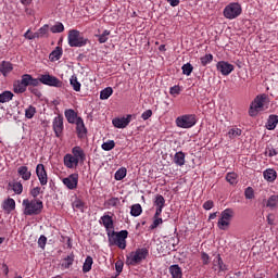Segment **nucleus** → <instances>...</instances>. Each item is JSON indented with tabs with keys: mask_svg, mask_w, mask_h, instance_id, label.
Listing matches in <instances>:
<instances>
[{
	"mask_svg": "<svg viewBox=\"0 0 278 278\" xmlns=\"http://www.w3.org/2000/svg\"><path fill=\"white\" fill-rule=\"evenodd\" d=\"M3 210H5V212H12L16 210V201H14L12 198L7 199L3 203Z\"/></svg>",
	"mask_w": 278,
	"mask_h": 278,
	"instance_id": "c756f323",
	"label": "nucleus"
},
{
	"mask_svg": "<svg viewBox=\"0 0 278 278\" xmlns=\"http://www.w3.org/2000/svg\"><path fill=\"white\" fill-rule=\"evenodd\" d=\"M169 94L173 97H177V94H181V87L179 85H175L169 88Z\"/></svg>",
	"mask_w": 278,
	"mask_h": 278,
	"instance_id": "603ef678",
	"label": "nucleus"
},
{
	"mask_svg": "<svg viewBox=\"0 0 278 278\" xmlns=\"http://www.w3.org/2000/svg\"><path fill=\"white\" fill-rule=\"evenodd\" d=\"M9 186L15 194H23V184L21 181L10 182Z\"/></svg>",
	"mask_w": 278,
	"mask_h": 278,
	"instance_id": "f704fd0d",
	"label": "nucleus"
},
{
	"mask_svg": "<svg viewBox=\"0 0 278 278\" xmlns=\"http://www.w3.org/2000/svg\"><path fill=\"white\" fill-rule=\"evenodd\" d=\"M231 218H233V210H224L220 214V218L217 222L218 229H220V231H227V229H229Z\"/></svg>",
	"mask_w": 278,
	"mask_h": 278,
	"instance_id": "6e6552de",
	"label": "nucleus"
},
{
	"mask_svg": "<svg viewBox=\"0 0 278 278\" xmlns=\"http://www.w3.org/2000/svg\"><path fill=\"white\" fill-rule=\"evenodd\" d=\"M72 155L80 163L86 162V152H84V149H81L79 146L72 149Z\"/></svg>",
	"mask_w": 278,
	"mask_h": 278,
	"instance_id": "6ab92c4d",
	"label": "nucleus"
},
{
	"mask_svg": "<svg viewBox=\"0 0 278 278\" xmlns=\"http://www.w3.org/2000/svg\"><path fill=\"white\" fill-rule=\"evenodd\" d=\"M84 201L81 200H75L73 202V210H79L80 212H84Z\"/></svg>",
	"mask_w": 278,
	"mask_h": 278,
	"instance_id": "5fc2aeb1",
	"label": "nucleus"
},
{
	"mask_svg": "<svg viewBox=\"0 0 278 278\" xmlns=\"http://www.w3.org/2000/svg\"><path fill=\"white\" fill-rule=\"evenodd\" d=\"M216 68L224 76L231 75V73H233V64H230L229 62H226V61L217 62Z\"/></svg>",
	"mask_w": 278,
	"mask_h": 278,
	"instance_id": "4468645a",
	"label": "nucleus"
},
{
	"mask_svg": "<svg viewBox=\"0 0 278 278\" xmlns=\"http://www.w3.org/2000/svg\"><path fill=\"white\" fill-rule=\"evenodd\" d=\"M27 37H28V40H36V38H42L38 30L36 33H33L31 36H27Z\"/></svg>",
	"mask_w": 278,
	"mask_h": 278,
	"instance_id": "774afa93",
	"label": "nucleus"
},
{
	"mask_svg": "<svg viewBox=\"0 0 278 278\" xmlns=\"http://www.w3.org/2000/svg\"><path fill=\"white\" fill-rule=\"evenodd\" d=\"M123 266H124L123 261H117L115 263V270L117 275H121L123 273Z\"/></svg>",
	"mask_w": 278,
	"mask_h": 278,
	"instance_id": "e2e57ef3",
	"label": "nucleus"
},
{
	"mask_svg": "<svg viewBox=\"0 0 278 278\" xmlns=\"http://www.w3.org/2000/svg\"><path fill=\"white\" fill-rule=\"evenodd\" d=\"M65 118L67 123H70L71 125H75V123H77V118L79 117L77 116V113L75 112V110L68 109L65 111Z\"/></svg>",
	"mask_w": 278,
	"mask_h": 278,
	"instance_id": "5701e85b",
	"label": "nucleus"
},
{
	"mask_svg": "<svg viewBox=\"0 0 278 278\" xmlns=\"http://www.w3.org/2000/svg\"><path fill=\"white\" fill-rule=\"evenodd\" d=\"M64 53V50H62V47L58 46L50 54L49 60L50 62H58L62 58Z\"/></svg>",
	"mask_w": 278,
	"mask_h": 278,
	"instance_id": "4be33fe9",
	"label": "nucleus"
},
{
	"mask_svg": "<svg viewBox=\"0 0 278 278\" xmlns=\"http://www.w3.org/2000/svg\"><path fill=\"white\" fill-rule=\"evenodd\" d=\"M131 216H140L142 214V206L140 204H134L130 208Z\"/></svg>",
	"mask_w": 278,
	"mask_h": 278,
	"instance_id": "37998d69",
	"label": "nucleus"
},
{
	"mask_svg": "<svg viewBox=\"0 0 278 278\" xmlns=\"http://www.w3.org/2000/svg\"><path fill=\"white\" fill-rule=\"evenodd\" d=\"M277 154H278L277 150H275V148L273 147H267L265 149V155H268V157H275V155Z\"/></svg>",
	"mask_w": 278,
	"mask_h": 278,
	"instance_id": "6e6d98bb",
	"label": "nucleus"
},
{
	"mask_svg": "<svg viewBox=\"0 0 278 278\" xmlns=\"http://www.w3.org/2000/svg\"><path fill=\"white\" fill-rule=\"evenodd\" d=\"M70 47H86L88 45V38L81 36V33L77 29H71L67 35Z\"/></svg>",
	"mask_w": 278,
	"mask_h": 278,
	"instance_id": "20e7f679",
	"label": "nucleus"
},
{
	"mask_svg": "<svg viewBox=\"0 0 278 278\" xmlns=\"http://www.w3.org/2000/svg\"><path fill=\"white\" fill-rule=\"evenodd\" d=\"M62 181L68 190H75L77 188V185L79 184V175L72 174V175L67 176L66 178H63Z\"/></svg>",
	"mask_w": 278,
	"mask_h": 278,
	"instance_id": "ddd939ff",
	"label": "nucleus"
},
{
	"mask_svg": "<svg viewBox=\"0 0 278 278\" xmlns=\"http://www.w3.org/2000/svg\"><path fill=\"white\" fill-rule=\"evenodd\" d=\"M192 71H194L192 64L186 63L182 65V74L187 75V77H190V75H192Z\"/></svg>",
	"mask_w": 278,
	"mask_h": 278,
	"instance_id": "c03bdc74",
	"label": "nucleus"
},
{
	"mask_svg": "<svg viewBox=\"0 0 278 278\" xmlns=\"http://www.w3.org/2000/svg\"><path fill=\"white\" fill-rule=\"evenodd\" d=\"M102 149L103 151H112V149H114V147H116V142H114V140H109L104 143H102Z\"/></svg>",
	"mask_w": 278,
	"mask_h": 278,
	"instance_id": "49530a36",
	"label": "nucleus"
},
{
	"mask_svg": "<svg viewBox=\"0 0 278 278\" xmlns=\"http://www.w3.org/2000/svg\"><path fill=\"white\" fill-rule=\"evenodd\" d=\"M244 197L245 199H255V191L253 190L252 187H248L245 190H244Z\"/></svg>",
	"mask_w": 278,
	"mask_h": 278,
	"instance_id": "8fccbe9b",
	"label": "nucleus"
},
{
	"mask_svg": "<svg viewBox=\"0 0 278 278\" xmlns=\"http://www.w3.org/2000/svg\"><path fill=\"white\" fill-rule=\"evenodd\" d=\"M76 134L80 139H84L86 136H88V129L86 128V124H84V118L81 117L76 119Z\"/></svg>",
	"mask_w": 278,
	"mask_h": 278,
	"instance_id": "dca6fc26",
	"label": "nucleus"
},
{
	"mask_svg": "<svg viewBox=\"0 0 278 278\" xmlns=\"http://www.w3.org/2000/svg\"><path fill=\"white\" fill-rule=\"evenodd\" d=\"M17 175L22 177L23 181H29L31 179V170L25 165L17 168Z\"/></svg>",
	"mask_w": 278,
	"mask_h": 278,
	"instance_id": "aec40b11",
	"label": "nucleus"
},
{
	"mask_svg": "<svg viewBox=\"0 0 278 278\" xmlns=\"http://www.w3.org/2000/svg\"><path fill=\"white\" fill-rule=\"evenodd\" d=\"M99 223L100 225L104 226L106 233H110V231L114 229V219L111 215L104 214L102 217H100Z\"/></svg>",
	"mask_w": 278,
	"mask_h": 278,
	"instance_id": "2eb2a0df",
	"label": "nucleus"
},
{
	"mask_svg": "<svg viewBox=\"0 0 278 278\" xmlns=\"http://www.w3.org/2000/svg\"><path fill=\"white\" fill-rule=\"evenodd\" d=\"M162 223H164V220L161 217H153V223L150 226V229H157V227H160V225H162Z\"/></svg>",
	"mask_w": 278,
	"mask_h": 278,
	"instance_id": "864d4df0",
	"label": "nucleus"
},
{
	"mask_svg": "<svg viewBox=\"0 0 278 278\" xmlns=\"http://www.w3.org/2000/svg\"><path fill=\"white\" fill-rule=\"evenodd\" d=\"M239 136H242V129L238 127H233L228 131V137L230 140H233V138H238Z\"/></svg>",
	"mask_w": 278,
	"mask_h": 278,
	"instance_id": "58836bf2",
	"label": "nucleus"
},
{
	"mask_svg": "<svg viewBox=\"0 0 278 278\" xmlns=\"http://www.w3.org/2000/svg\"><path fill=\"white\" fill-rule=\"evenodd\" d=\"M63 162L66 168H77L79 166V161L71 153L64 155Z\"/></svg>",
	"mask_w": 278,
	"mask_h": 278,
	"instance_id": "f3484780",
	"label": "nucleus"
},
{
	"mask_svg": "<svg viewBox=\"0 0 278 278\" xmlns=\"http://www.w3.org/2000/svg\"><path fill=\"white\" fill-rule=\"evenodd\" d=\"M154 205L155 207H164L166 205V200L164 199V195L156 194L154 199Z\"/></svg>",
	"mask_w": 278,
	"mask_h": 278,
	"instance_id": "ea45409f",
	"label": "nucleus"
},
{
	"mask_svg": "<svg viewBox=\"0 0 278 278\" xmlns=\"http://www.w3.org/2000/svg\"><path fill=\"white\" fill-rule=\"evenodd\" d=\"M125 177H127V168L122 167L116 170V173H115L116 181H123V179H125Z\"/></svg>",
	"mask_w": 278,
	"mask_h": 278,
	"instance_id": "4c0bfd02",
	"label": "nucleus"
},
{
	"mask_svg": "<svg viewBox=\"0 0 278 278\" xmlns=\"http://www.w3.org/2000/svg\"><path fill=\"white\" fill-rule=\"evenodd\" d=\"M70 84H71L73 90H75V92L81 91V83H79V80H77V76L73 75L70 78Z\"/></svg>",
	"mask_w": 278,
	"mask_h": 278,
	"instance_id": "2f4dec72",
	"label": "nucleus"
},
{
	"mask_svg": "<svg viewBox=\"0 0 278 278\" xmlns=\"http://www.w3.org/2000/svg\"><path fill=\"white\" fill-rule=\"evenodd\" d=\"M22 207L24 216H38V214H42V210L45 204H42V200L38 199H24L22 202Z\"/></svg>",
	"mask_w": 278,
	"mask_h": 278,
	"instance_id": "f257e3e1",
	"label": "nucleus"
},
{
	"mask_svg": "<svg viewBox=\"0 0 278 278\" xmlns=\"http://www.w3.org/2000/svg\"><path fill=\"white\" fill-rule=\"evenodd\" d=\"M213 61H214L213 54H205L204 56L200 58V62L203 66H207V64H212Z\"/></svg>",
	"mask_w": 278,
	"mask_h": 278,
	"instance_id": "79ce46f5",
	"label": "nucleus"
},
{
	"mask_svg": "<svg viewBox=\"0 0 278 278\" xmlns=\"http://www.w3.org/2000/svg\"><path fill=\"white\" fill-rule=\"evenodd\" d=\"M131 118H134V115L128 114L126 117H115L113 118L112 123L113 126L116 127V129H125L131 123Z\"/></svg>",
	"mask_w": 278,
	"mask_h": 278,
	"instance_id": "f8f14e48",
	"label": "nucleus"
},
{
	"mask_svg": "<svg viewBox=\"0 0 278 278\" xmlns=\"http://www.w3.org/2000/svg\"><path fill=\"white\" fill-rule=\"evenodd\" d=\"M14 98V93L12 91H3L0 93V103H9Z\"/></svg>",
	"mask_w": 278,
	"mask_h": 278,
	"instance_id": "72a5a7b5",
	"label": "nucleus"
},
{
	"mask_svg": "<svg viewBox=\"0 0 278 278\" xmlns=\"http://www.w3.org/2000/svg\"><path fill=\"white\" fill-rule=\"evenodd\" d=\"M203 207L204 210H212V207H214V202L212 200H208L204 202Z\"/></svg>",
	"mask_w": 278,
	"mask_h": 278,
	"instance_id": "0e129e2a",
	"label": "nucleus"
},
{
	"mask_svg": "<svg viewBox=\"0 0 278 278\" xmlns=\"http://www.w3.org/2000/svg\"><path fill=\"white\" fill-rule=\"evenodd\" d=\"M270 100H268V94L262 93L255 97V99L251 102L249 109V116H257L262 110H264L265 105H268Z\"/></svg>",
	"mask_w": 278,
	"mask_h": 278,
	"instance_id": "7ed1b4c3",
	"label": "nucleus"
},
{
	"mask_svg": "<svg viewBox=\"0 0 278 278\" xmlns=\"http://www.w3.org/2000/svg\"><path fill=\"white\" fill-rule=\"evenodd\" d=\"M27 90V87L23 83V78L21 80H17L13 84V91L15 94H23Z\"/></svg>",
	"mask_w": 278,
	"mask_h": 278,
	"instance_id": "bb28decb",
	"label": "nucleus"
},
{
	"mask_svg": "<svg viewBox=\"0 0 278 278\" xmlns=\"http://www.w3.org/2000/svg\"><path fill=\"white\" fill-rule=\"evenodd\" d=\"M39 31V36H41V38H45V36H47V34H49V25H43L41 28L38 29Z\"/></svg>",
	"mask_w": 278,
	"mask_h": 278,
	"instance_id": "4d7b16f0",
	"label": "nucleus"
},
{
	"mask_svg": "<svg viewBox=\"0 0 278 278\" xmlns=\"http://www.w3.org/2000/svg\"><path fill=\"white\" fill-rule=\"evenodd\" d=\"M237 179H238V175L236 173H228L226 175V180L228 181V184H231V186L236 184Z\"/></svg>",
	"mask_w": 278,
	"mask_h": 278,
	"instance_id": "09e8293b",
	"label": "nucleus"
},
{
	"mask_svg": "<svg viewBox=\"0 0 278 278\" xmlns=\"http://www.w3.org/2000/svg\"><path fill=\"white\" fill-rule=\"evenodd\" d=\"M25 116L26 118H34V116H36V106L34 105H29L26 110H25Z\"/></svg>",
	"mask_w": 278,
	"mask_h": 278,
	"instance_id": "a18cd8bd",
	"label": "nucleus"
},
{
	"mask_svg": "<svg viewBox=\"0 0 278 278\" xmlns=\"http://www.w3.org/2000/svg\"><path fill=\"white\" fill-rule=\"evenodd\" d=\"M110 34L111 31L105 29L102 34L96 35V37L98 38V42H100V45L105 43V41L110 39Z\"/></svg>",
	"mask_w": 278,
	"mask_h": 278,
	"instance_id": "e433bc0d",
	"label": "nucleus"
},
{
	"mask_svg": "<svg viewBox=\"0 0 278 278\" xmlns=\"http://www.w3.org/2000/svg\"><path fill=\"white\" fill-rule=\"evenodd\" d=\"M242 14V7L238 2H232L225 7L224 16L229 21H233V18H238Z\"/></svg>",
	"mask_w": 278,
	"mask_h": 278,
	"instance_id": "0eeeda50",
	"label": "nucleus"
},
{
	"mask_svg": "<svg viewBox=\"0 0 278 278\" xmlns=\"http://www.w3.org/2000/svg\"><path fill=\"white\" fill-rule=\"evenodd\" d=\"M167 3H169V5H172V8H177V5H179V3L181 2V0H166Z\"/></svg>",
	"mask_w": 278,
	"mask_h": 278,
	"instance_id": "338daca9",
	"label": "nucleus"
},
{
	"mask_svg": "<svg viewBox=\"0 0 278 278\" xmlns=\"http://www.w3.org/2000/svg\"><path fill=\"white\" fill-rule=\"evenodd\" d=\"M201 260H202V264H204V266H207V264H210V254L202 252Z\"/></svg>",
	"mask_w": 278,
	"mask_h": 278,
	"instance_id": "052dcab7",
	"label": "nucleus"
},
{
	"mask_svg": "<svg viewBox=\"0 0 278 278\" xmlns=\"http://www.w3.org/2000/svg\"><path fill=\"white\" fill-rule=\"evenodd\" d=\"M148 256L149 250L147 248L137 249L127 256L126 264L128 266H136V264H140L142 260H147Z\"/></svg>",
	"mask_w": 278,
	"mask_h": 278,
	"instance_id": "39448f33",
	"label": "nucleus"
},
{
	"mask_svg": "<svg viewBox=\"0 0 278 278\" xmlns=\"http://www.w3.org/2000/svg\"><path fill=\"white\" fill-rule=\"evenodd\" d=\"M173 162L176 166H184L186 164V153L182 151L176 152Z\"/></svg>",
	"mask_w": 278,
	"mask_h": 278,
	"instance_id": "393cba45",
	"label": "nucleus"
},
{
	"mask_svg": "<svg viewBox=\"0 0 278 278\" xmlns=\"http://www.w3.org/2000/svg\"><path fill=\"white\" fill-rule=\"evenodd\" d=\"M114 94V89L112 87H106L100 91V99L101 101H106V99L111 96Z\"/></svg>",
	"mask_w": 278,
	"mask_h": 278,
	"instance_id": "c9c22d12",
	"label": "nucleus"
},
{
	"mask_svg": "<svg viewBox=\"0 0 278 278\" xmlns=\"http://www.w3.org/2000/svg\"><path fill=\"white\" fill-rule=\"evenodd\" d=\"M176 125L177 127H180V129H190L191 127H194V125H197V115L187 114L178 116L176 118Z\"/></svg>",
	"mask_w": 278,
	"mask_h": 278,
	"instance_id": "423d86ee",
	"label": "nucleus"
},
{
	"mask_svg": "<svg viewBox=\"0 0 278 278\" xmlns=\"http://www.w3.org/2000/svg\"><path fill=\"white\" fill-rule=\"evenodd\" d=\"M38 247L40 249H45V247H47V238L45 237V235H41L38 239Z\"/></svg>",
	"mask_w": 278,
	"mask_h": 278,
	"instance_id": "13d9d810",
	"label": "nucleus"
},
{
	"mask_svg": "<svg viewBox=\"0 0 278 278\" xmlns=\"http://www.w3.org/2000/svg\"><path fill=\"white\" fill-rule=\"evenodd\" d=\"M213 270L217 273H225L227 270V266L223 262V257H220V254H217L213 260Z\"/></svg>",
	"mask_w": 278,
	"mask_h": 278,
	"instance_id": "a211bd4d",
	"label": "nucleus"
},
{
	"mask_svg": "<svg viewBox=\"0 0 278 278\" xmlns=\"http://www.w3.org/2000/svg\"><path fill=\"white\" fill-rule=\"evenodd\" d=\"M13 70L12 63L8 61L0 62V73H2V75H8V73H12Z\"/></svg>",
	"mask_w": 278,
	"mask_h": 278,
	"instance_id": "c85d7f7f",
	"label": "nucleus"
},
{
	"mask_svg": "<svg viewBox=\"0 0 278 278\" xmlns=\"http://www.w3.org/2000/svg\"><path fill=\"white\" fill-rule=\"evenodd\" d=\"M39 81L43 84V86H49L50 88H62V86L64 85V83H62L60 78L49 73L40 74Z\"/></svg>",
	"mask_w": 278,
	"mask_h": 278,
	"instance_id": "1a4fd4ad",
	"label": "nucleus"
},
{
	"mask_svg": "<svg viewBox=\"0 0 278 278\" xmlns=\"http://www.w3.org/2000/svg\"><path fill=\"white\" fill-rule=\"evenodd\" d=\"M52 129L56 138H62L64 134V116L58 115L52 121Z\"/></svg>",
	"mask_w": 278,
	"mask_h": 278,
	"instance_id": "9d476101",
	"label": "nucleus"
},
{
	"mask_svg": "<svg viewBox=\"0 0 278 278\" xmlns=\"http://www.w3.org/2000/svg\"><path fill=\"white\" fill-rule=\"evenodd\" d=\"M263 175L266 181H275L277 179V172L275 169H266Z\"/></svg>",
	"mask_w": 278,
	"mask_h": 278,
	"instance_id": "7c9ffc66",
	"label": "nucleus"
},
{
	"mask_svg": "<svg viewBox=\"0 0 278 278\" xmlns=\"http://www.w3.org/2000/svg\"><path fill=\"white\" fill-rule=\"evenodd\" d=\"M92 264H94L92 256H87L83 265V273H90L92 270Z\"/></svg>",
	"mask_w": 278,
	"mask_h": 278,
	"instance_id": "473e14b6",
	"label": "nucleus"
},
{
	"mask_svg": "<svg viewBox=\"0 0 278 278\" xmlns=\"http://www.w3.org/2000/svg\"><path fill=\"white\" fill-rule=\"evenodd\" d=\"M36 175L39 179L40 186H47V184H49V176L47 175V169H45L43 164H38L36 166Z\"/></svg>",
	"mask_w": 278,
	"mask_h": 278,
	"instance_id": "9b49d317",
	"label": "nucleus"
},
{
	"mask_svg": "<svg viewBox=\"0 0 278 278\" xmlns=\"http://www.w3.org/2000/svg\"><path fill=\"white\" fill-rule=\"evenodd\" d=\"M23 84L27 87L31 86V81L34 79V76L30 74H24L22 75Z\"/></svg>",
	"mask_w": 278,
	"mask_h": 278,
	"instance_id": "de8ad7c7",
	"label": "nucleus"
},
{
	"mask_svg": "<svg viewBox=\"0 0 278 278\" xmlns=\"http://www.w3.org/2000/svg\"><path fill=\"white\" fill-rule=\"evenodd\" d=\"M278 125V115H269L266 124V129L273 131Z\"/></svg>",
	"mask_w": 278,
	"mask_h": 278,
	"instance_id": "cd10ccee",
	"label": "nucleus"
},
{
	"mask_svg": "<svg viewBox=\"0 0 278 278\" xmlns=\"http://www.w3.org/2000/svg\"><path fill=\"white\" fill-rule=\"evenodd\" d=\"M169 274L172 278H182L184 277V271L181 270V267L179 265H170L169 266Z\"/></svg>",
	"mask_w": 278,
	"mask_h": 278,
	"instance_id": "b1692460",
	"label": "nucleus"
},
{
	"mask_svg": "<svg viewBox=\"0 0 278 278\" xmlns=\"http://www.w3.org/2000/svg\"><path fill=\"white\" fill-rule=\"evenodd\" d=\"M121 204V200L118 198H111L106 201V205L109 207H116Z\"/></svg>",
	"mask_w": 278,
	"mask_h": 278,
	"instance_id": "3c124183",
	"label": "nucleus"
},
{
	"mask_svg": "<svg viewBox=\"0 0 278 278\" xmlns=\"http://www.w3.org/2000/svg\"><path fill=\"white\" fill-rule=\"evenodd\" d=\"M40 76L38 78L33 77V80L30 83V86H33V88H37V86H40Z\"/></svg>",
	"mask_w": 278,
	"mask_h": 278,
	"instance_id": "69168bd1",
	"label": "nucleus"
},
{
	"mask_svg": "<svg viewBox=\"0 0 278 278\" xmlns=\"http://www.w3.org/2000/svg\"><path fill=\"white\" fill-rule=\"evenodd\" d=\"M151 116H153V111L151 110H147L141 114V118L143 121H149V118H151Z\"/></svg>",
	"mask_w": 278,
	"mask_h": 278,
	"instance_id": "680f3d73",
	"label": "nucleus"
},
{
	"mask_svg": "<svg viewBox=\"0 0 278 278\" xmlns=\"http://www.w3.org/2000/svg\"><path fill=\"white\" fill-rule=\"evenodd\" d=\"M74 262H75V254L72 252L62 260L61 267L64 270H67L68 268H71V266H73Z\"/></svg>",
	"mask_w": 278,
	"mask_h": 278,
	"instance_id": "412c9836",
	"label": "nucleus"
},
{
	"mask_svg": "<svg viewBox=\"0 0 278 278\" xmlns=\"http://www.w3.org/2000/svg\"><path fill=\"white\" fill-rule=\"evenodd\" d=\"M265 206L269 207V210H277L278 208V194L270 195L267 199Z\"/></svg>",
	"mask_w": 278,
	"mask_h": 278,
	"instance_id": "a878e982",
	"label": "nucleus"
},
{
	"mask_svg": "<svg viewBox=\"0 0 278 278\" xmlns=\"http://www.w3.org/2000/svg\"><path fill=\"white\" fill-rule=\"evenodd\" d=\"M129 236V231L121 230L116 231H109V247H118L122 251L127 249V237Z\"/></svg>",
	"mask_w": 278,
	"mask_h": 278,
	"instance_id": "f03ea898",
	"label": "nucleus"
},
{
	"mask_svg": "<svg viewBox=\"0 0 278 278\" xmlns=\"http://www.w3.org/2000/svg\"><path fill=\"white\" fill-rule=\"evenodd\" d=\"M42 192L40 187H35L30 190V195L33 199H37V197Z\"/></svg>",
	"mask_w": 278,
	"mask_h": 278,
	"instance_id": "bf43d9fd",
	"label": "nucleus"
},
{
	"mask_svg": "<svg viewBox=\"0 0 278 278\" xmlns=\"http://www.w3.org/2000/svg\"><path fill=\"white\" fill-rule=\"evenodd\" d=\"M50 31L52 34H62V31H64V24H62L61 22H56L51 28Z\"/></svg>",
	"mask_w": 278,
	"mask_h": 278,
	"instance_id": "a19ab883",
	"label": "nucleus"
}]
</instances>
